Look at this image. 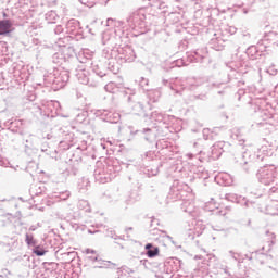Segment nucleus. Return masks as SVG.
<instances>
[{"instance_id":"nucleus-1","label":"nucleus","mask_w":278,"mask_h":278,"mask_svg":"<svg viewBox=\"0 0 278 278\" xmlns=\"http://www.w3.org/2000/svg\"><path fill=\"white\" fill-rule=\"evenodd\" d=\"M236 58L239 60V62L232 61L227 64V68H229L227 79L223 81H213L208 85L211 88L215 89L223 88V90L217 91V94H227V84L236 86L237 88L244 86L242 75L247 73V70H244L247 64L244 63L242 56H239L238 53H236Z\"/></svg>"},{"instance_id":"nucleus-2","label":"nucleus","mask_w":278,"mask_h":278,"mask_svg":"<svg viewBox=\"0 0 278 278\" xmlns=\"http://www.w3.org/2000/svg\"><path fill=\"white\" fill-rule=\"evenodd\" d=\"M121 170H123V168L118 161L109 159L104 163L97 165V168L93 172V177L98 184H108L112 181V179H116Z\"/></svg>"},{"instance_id":"nucleus-3","label":"nucleus","mask_w":278,"mask_h":278,"mask_svg":"<svg viewBox=\"0 0 278 278\" xmlns=\"http://www.w3.org/2000/svg\"><path fill=\"white\" fill-rule=\"evenodd\" d=\"M124 97H126L127 105L131 110L132 114L137 116H142V118H149V112H151V104L148 102L146 105L138 101L136 98V89L127 88L124 90Z\"/></svg>"},{"instance_id":"nucleus-4","label":"nucleus","mask_w":278,"mask_h":278,"mask_svg":"<svg viewBox=\"0 0 278 278\" xmlns=\"http://www.w3.org/2000/svg\"><path fill=\"white\" fill-rule=\"evenodd\" d=\"M128 27L135 31V36H142L147 34V9L140 8L131 12L127 18Z\"/></svg>"},{"instance_id":"nucleus-5","label":"nucleus","mask_w":278,"mask_h":278,"mask_svg":"<svg viewBox=\"0 0 278 278\" xmlns=\"http://www.w3.org/2000/svg\"><path fill=\"white\" fill-rule=\"evenodd\" d=\"M70 79L71 75H68V71L62 68H56L53 73L43 76L46 86H51L55 91L62 90L68 84Z\"/></svg>"},{"instance_id":"nucleus-6","label":"nucleus","mask_w":278,"mask_h":278,"mask_svg":"<svg viewBox=\"0 0 278 278\" xmlns=\"http://www.w3.org/2000/svg\"><path fill=\"white\" fill-rule=\"evenodd\" d=\"M256 178L258 179L260 184H263L264 186H273L275 181L277 184V167L273 164H267L260 167L256 173Z\"/></svg>"},{"instance_id":"nucleus-7","label":"nucleus","mask_w":278,"mask_h":278,"mask_svg":"<svg viewBox=\"0 0 278 278\" xmlns=\"http://www.w3.org/2000/svg\"><path fill=\"white\" fill-rule=\"evenodd\" d=\"M188 197H192V193H190V187L179 180H174L167 199L169 201H182V199H188Z\"/></svg>"},{"instance_id":"nucleus-8","label":"nucleus","mask_w":278,"mask_h":278,"mask_svg":"<svg viewBox=\"0 0 278 278\" xmlns=\"http://www.w3.org/2000/svg\"><path fill=\"white\" fill-rule=\"evenodd\" d=\"M89 67L93 75L99 78L108 77L110 73L116 75L118 73V65L113 64L112 62H93L90 63Z\"/></svg>"},{"instance_id":"nucleus-9","label":"nucleus","mask_w":278,"mask_h":278,"mask_svg":"<svg viewBox=\"0 0 278 278\" xmlns=\"http://www.w3.org/2000/svg\"><path fill=\"white\" fill-rule=\"evenodd\" d=\"M146 118H149L152 123H159L164 129H168L170 127V121H173L175 116L166 115L160 111H149V116Z\"/></svg>"},{"instance_id":"nucleus-10","label":"nucleus","mask_w":278,"mask_h":278,"mask_svg":"<svg viewBox=\"0 0 278 278\" xmlns=\"http://www.w3.org/2000/svg\"><path fill=\"white\" fill-rule=\"evenodd\" d=\"M275 146L264 140V144L261 146V148H258L257 151L254 153L255 162H264L266 157H273V155H275Z\"/></svg>"},{"instance_id":"nucleus-11","label":"nucleus","mask_w":278,"mask_h":278,"mask_svg":"<svg viewBox=\"0 0 278 278\" xmlns=\"http://www.w3.org/2000/svg\"><path fill=\"white\" fill-rule=\"evenodd\" d=\"M136 60V52L131 46H124L117 48L116 62L119 64H126V62H134Z\"/></svg>"},{"instance_id":"nucleus-12","label":"nucleus","mask_w":278,"mask_h":278,"mask_svg":"<svg viewBox=\"0 0 278 278\" xmlns=\"http://www.w3.org/2000/svg\"><path fill=\"white\" fill-rule=\"evenodd\" d=\"M93 114L104 123H111L112 125H116V123H119L121 121V114L113 113L105 109L96 110Z\"/></svg>"},{"instance_id":"nucleus-13","label":"nucleus","mask_w":278,"mask_h":278,"mask_svg":"<svg viewBox=\"0 0 278 278\" xmlns=\"http://www.w3.org/2000/svg\"><path fill=\"white\" fill-rule=\"evenodd\" d=\"M130 136L134 138L135 136H139V138H144L147 142H155V138H157V134L153 128H142L135 129L134 127H129Z\"/></svg>"},{"instance_id":"nucleus-14","label":"nucleus","mask_w":278,"mask_h":278,"mask_svg":"<svg viewBox=\"0 0 278 278\" xmlns=\"http://www.w3.org/2000/svg\"><path fill=\"white\" fill-rule=\"evenodd\" d=\"M278 34L276 31L264 33L263 38L258 41L261 51H268L273 45H277Z\"/></svg>"},{"instance_id":"nucleus-15","label":"nucleus","mask_w":278,"mask_h":278,"mask_svg":"<svg viewBox=\"0 0 278 278\" xmlns=\"http://www.w3.org/2000/svg\"><path fill=\"white\" fill-rule=\"evenodd\" d=\"M65 33L68 36H77L78 38H84V28L78 20L72 18L67 21L65 25Z\"/></svg>"},{"instance_id":"nucleus-16","label":"nucleus","mask_w":278,"mask_h":278,"mask_svg":"<svg viewBox=\"0 0 278 278\" xmlns=\"http://www.w3.org/2000/svg\"><path fill=\"white\" fill-rule=\"evenodd\" d=\"M16 260L17 262H20L22 266H25L30 270L38 268V261H36V257L31 254H25L23 256H18Z\"/></svg>"},{"instance_id":"nucleus-17","label":"nucleus","mask_w":278,"mask_h":278,"mask_svg":"<svg viewBox=\"0 0 278 278\" xmlns=\"http://www.w3.org/2000/svg\"><path fill=\"white\" fill-rule=\"evenodd\" d=\"M207 58V50L206 49H197L195 51L191 52L187 55V62L190 64L192 63H203V60Z\"/></svg>"},{"instance_id":"nucleus-18","label":"nucleus","mask_w":278,"mask_h":278,"mask_svg":"<svg viewBox=\"0 0 278 278\" xmlns=\"http://www.w3.org/2000/svg\"><path fill=\"white\" fill-rule=\"evenodd\" d=\"M77 64H79L77 56H68L65 65L61 67V71H67L68 75H71V73H77L81 68Z\"/></svg>"},{"instance_id":"nucleus-19","label":"nucleus","mask_w":278,"mask_h":278,"mask_svg":"<svg viewBox=\"0 0 278 278\" xmlns=\"http://www.w3.org/2000/svg\"><path fill=\"white\" fill-rule=\"evenodd\" d=\"M102 43L106 47H116L118 45V38H116V31H104L102 34Z\"/></svg>"},{"instance_id":"nucleus-20","label":"nucleus","mask_w":278,"mask_h":278,"mask_svg":"<svg viewBox=\"0 0 278 278\" xmlns=\"http://www.w3.org/2000/svg\"><path fill=\"white\" fill-rule=\"evenodd\" d=\"M92 58H94V53L91 52L90 50H83L81 52L78 53V56H76V60L80 64H86V66H90L92 64Z\"/></svg>"},{"instance_id":"nucleus-21","label":"nucleus","mask_w":278,"mask_h":278,"mask_svg":"<svg viewBox=\"0 0 278 278\" xmlns=\"http://www.w3.org/2000/svg\"><path fill=\"white\" fill-rule=\"evenodd\" d=\"M117 49L116 47L106 46V48L102 50V58L110 60L109 62H112L116 66L114 62L117 60Z\"/></svg>"},{"instance_id":"nucleus-22","label":"nucleus","mask_w":278,"mask_h":278,"mask_svg":"<svg viewBox=\"0 0 278 278\" xmlns=\"http://www.w3.org/2000/svg\"><path fill=\"white\" fill-rule=\"evenodd\" d=\"M104 90L106 92H110L111 94H118V92H122V94H125L124 90H127V88H123L122 84H116L114 81H110L104 86Z\"/></svg>"},{"instance_id":"nucleus-23","label":"nucleus","mask_w":278,"mask_h":278,"mask_svg":"<svg viewBox=\"0 0 278 278\" xmlns=\"http://www.w3.org/2000/svg\"><path fill=\"white\" fill-rule=\"evenodd\" d=\"M201 153H203V148L201 144H199V142H194L192 152L187 153L186 157H188V160H197V162H202L201 156H199Z\"/></svg>"},{"instance_id":"nucleus-24","label":"nucleus","mask_w":278,"mask_h":278,"mask_svg":"<svg viewBox=\"0 0 278 278\" xmlns=\"http://www.w3.org/2000/svg\"><path fill=\"white\" fill-rule=\"evenodd\" d=\"M223 147H225L224 141H218L213 144L211 148V160H219L220 155H223Z\"/></svg>"},{"instance_id":"nucleus-25","label":"nucleus","mask_w":278,"mask_h":278,"mask_svg":"<svg viewBox=\"0 0 278 278\" xmlns=\"http://www.w3.org/2000/svg\"><path fill=\"white\" fill-rule=\"evenodd\" d=\"M215 181H217L219 186H233V177L227 173L217 175Z\"/></svg>"},{"instance_id":"nucleus-26","label":"nucleus","mask_w":278,"mask_h":278,"mask_svg":"<svg viewBox=\"0 0 278 278\" xmlns=\"http://www.w3.org/2000/svg\"><path fill=\"white\" fill-rule=\"evenodd\" d=\"M226 201H230L231 203H238L239 205H249L247 198L242 195H238L236 193H227L225 195Z\"/></svg>"},{"instance_id":"nucleus-27","label":"nucleus","mask_w":278,"mask_h":278,"mask_svg":"<svg viewBox=\"0 0 278 278\" xmlns=\"http://www.w3.org/2000/svg\"><path fill=\"white\" fill-rule=\"evenodd\" d=\"M190 198L191 197L182 199L180 207H181L182 212H186L187 214L192 215L194 212V202Z\"/></svg>"},{"instance_id":"nucleus-28","label":"nucleus","mask_w":278,"mask_h":278,"mask_svg":"<svg viewBox=\"0 0 278 278\" xmlns=\"http://www.w3.org/2000/svg\"><path fill=\"white\" fill-rule=\"evenodd\" d=\"M36 142V136L34 135H29L26 139H25V153L26 155H31L35 152V143Z\"/></svg>"},{"instance_id":"nucleus-29","label":"nucleus","mask_w":278,"mask_h":278,"mask_svg":"<svg viewBox=\"0 0 278 278\" xmlns=\"http://www.w3.org/2000/svg\"><path fill=\"white\" fill-rule=\"evenodd\" d=\"M11 20H0V36H8L12 31Z\"/></svg>"},{"instance_id":"nucleus-30","label":"nucleus","mask_w":278,"mask_h":278,"mask_svg":"<svg viewBox=\"0 0 278 278\" xmlns=\"http://www.w3.org/2000/svg\"><path fill=\"white\" fill-rule=\"evenodd\" d=\"M210 47L211 49H214V51H223V49H225V41L222 37L212 38Z\"/></svg>"},{"instance_id":"nucleus-31","label":"nucleus","mask_w":278,"mask_h":278,"mask_svg":"<svg viewBox=\"0 0 278 278\" xmlns=\"http://www.w3.org/2000/svg\"><path fill=\"white\" fill-rule=\"evenodd\" d=\"M163 86L166 88H169L170 90H174V92H179V89H177V86L179 84V78H169V79H162Z\"/></svg>"},{"instance_id":"nucleus-32","label":"nucleus","mask_w":278,"mask_h":278,"mask_svg":"<svg viewBox=\"0 0 278 278\" xmlns=\"http://www.w3.org/2000/svg\"><path fill=\"white\" fill-rule=\"evenodd\" d=\"M146 255L150 258L157 257L160 255V248L153 245V243H147L146 247Z\"/></svg>"},{"instance_id":"nucleus-33","label":"nucleus","mask_w":278,"mask_h":278,"mask_svg":"<svg viewBox=\"0 0 278 278\" xmlns=\"http://www.w3.org/2000/svg\"><path fill=\"white\" fill-rule=\"evenodd\" d=\"M245 55L249 58V60H257V58L262 56V52H260V49L255 46H250L245 50Z\"/></svg>"},{"instance_id":"nucleus-34","label":"nucleus","mask_w":278,"mask_h":278,"mask_svg":"<svg viewBox=\"0 0 278 278\" xmlns=\"http://www.w3.org/2000/svg\"><path fill=\"white\" fill-rule=\"evenodd\" d=\"M43 268L46 270L45 274H42L41 277H49L52 273H55L58 270V263L55 262H43Z\"/></svg>"},{"instance_id":"nucleus-35","label":"nucleus","mask_w":278,"mask_h":278,"mask_svg":"<svg viewBox=\"0 0 278 278\" xmlns=\"http://www.w3.org/2000/svg\"><path fill=\"white\" fill-rule=\"evenodd\" d=\"M66 61H67V59H66V56H64V53H62V52H56L52 55L53 64H56V66H62V68L66 64Z\"/></svg>"},{"instance_id":"nucleus-36","label":"nucleus","mask_w":278,"mask_h":278,"mask_svg":"<svg viewBox=\"0 0 278 278\" xmlns=\"http://www.w3.org/2000/svg\"><path fill=\"white\" fill-rule=\"evenodd\" d=\"M165 264L166 266H169L174 273H179V270L181 269V260L177 257L169 258Z\"/></svg>"},{"instance_id":"nucleus-37","label":"nucleus","mask_w":278,"mask_h":278,"mask_svg":"<svg viewBox=\"0 0 278 278\" xmlns=\"http://www.w3.org/2000/svg\"><path fill=\"white\" fill-rule=\"evenodd\" d=\"M90 75V73H88V71H86V68L80 67L78 70V72L76 73V77L78 79V81L80 84H84L85 86L88 85V76Z\"/></svg>"},{"instance_id":"nucleus-38","label":"nucleus","mask_w":278,"mask_h":278,"mask_svg":"<svg viewBox=\"0 0 278 278\" xmlns=\"http://www.w3.org/2000/svg\"><path fill=\"white\" fill-rule=\"evenodd\" d=\"M79 173V163L68 165V167L64 170V175L67 177H76Z\"/></svg>"},{"instance_id":"nucleus-39","label":"nucleus","mask_w":278,"mask_h":278,"mask_svg":"<svg viewBox=\"0 0 278 278\" xmlns=\"http://www.w3.org/2000/svg\"><path fill=\"white\" fill-rule=\"evenodd\" d=\"M166 21L168 23H172V25H175L181 21V13L179 12H170L166 15Z\"/></svg>"},{"instance_id":"nucleus-40","label":"nucleus","mask_w":278,"mask_h":278,"mask_svg":"<svg viewBox=\"0 0 278 278\" xmlns=\"http://www.w3.org/2000/svg\"><path fill=\"white\" fill-rule=\"evenodd\" d=\"M266 213L269 216H278V201H273L266 206Z\"/></svg>"},{"instance_id":"nucleus-41","label":"nucleus","mask_w":278,"mask_h":278,"mask_svg":"<svg viewBox=\"0 0 278 278\" xmlns=\"http://www.w3.org/2000/svg\"><path fill=\"white\" fill-rule=\"evenodd\" d=\"M162 97V92L157 89L154 90H148V99L152 102V103H157L160 101V98Z\"/></svg>"},{"instance_id":"nucleus-42","label":"nucleus","mask_w":278,"mask_h":278,"mask_svg":"<svg viewBox=\"0 0 278 278\" xmlns=\"http://www.w3.org/2000/svg\"><path fill=\"white\" fill-rule=\"evenodd\" d=\"M46 21L49 25L53 24V23H58V21H60V15H58V13L55 11H49L46 13Z\"/></svg>"},{"instance_id":"nucleus-43","label":"nucleus","mask_w":278,"mask_h":278,"mask_svg":"<svg viewBox=\"0 0 278 278\" xmlns=\"http://www.w3.org/2000/svg\"><path fill=\"white\" fill-rule=\"evenodd\" d=\"M90 188V179L83 177L79 181H78V190L79 192H86V190H88Z\"/></svg>"},{"instance_id":"nucleus-44","label":"nucleus","mask_w":278,"mask_h":278,"mask_svg":"<svg viewBox=\"0 0 278 278\" xmlns=\"http://www.w3.org/2000/svg\"><path fill=\"white\" fill-rule=\"evenodd\" d=\"M202 134H203L204 140H216L217 134L210 128H204Z\"/></svg>"},{"instance_id":"nucleus-45","label":"nucleus","mask_w":278,"mask_h":278,"mask_svg":"<svg viewBox=\"0 0 278 278\" xmlns=\"http://www.w3.org/2000/svg\"><path fill=\"white\" fill-rule=\"evenodd\" d=\"M99 76H96L93 73L88 75V83L87 86H90L91 88H97L99 86Z\"/></svg>"},{"instance_id":"nucleus-46","label":"nucleus","mask_w":278,"mask_h":278,"mask_svg":"<svg viewBox=\"0 0 278 278\" xmlns=\"http://www.w3.org/2000/svg\"><path fill=\"white\" fill-rule=\"evenodd\" d=\"M153 8H156V10H161L163 14H166V10H168V4L162 0H157L154 4Z\"/></svg>"},{"instance_id":"nucleus-47","label":"nucleus","mask_w":278,"mask_h":278,"mask_svg":"<svg viewBox=\"0 0 278 278\" xmlns=\"http://www.w3.org/2000/svg\"><path fill=\"white\" fill-rule=\"evenodd\" d=\"M266 236H267V244H268V251H270L273 249V247L275 245V240H276V236L275 232H270V231H266Z\"/></svg>"},{"instance_id":"nucleus-48","label":"nucleus","mask_w":278,"mask_h":278,"mask_svg":"<svg viewBox=\"0 0 278 278\" xmlns=\"http://www.w3.org/2000/svg\"><path fill=\"white\" fill-rule=\"evenodd\" d=\"M54 198L59 199L60 201H68V199H71V191L65 190L59 193H54Z\"/></svg>"},{"instance_id":"nucleus-49","label":"nucleus","mask_w":278,"mask_h":278,"mask_svg":"<svg viewBox=\"0 0 278 278\" xmlns=\"http://www.w3.org/2000/svg\"><path fill=\"white\" fill-rule=\"evenodd\" d=\"M156 149H159L160 151L164 150V149H168V147H170V143L168 140L166 139H159L155 143Z\"/></svg>"},{"instance_id":"nucleus-50","label":"nucleus","mask_w":278,"mask_h":278,"mask_svg":"<svg viewBox=\"0 0 278 278\" xmlns=\"http://www.w3.org/2000/svg\"><path fill=\"white\" fill-rule=\"evenodd\" d=\"M87 118H88V112L80 111V112L76 115L75 122H76V123H79V124L86 123Z\"/></svg>"},{"instance_id":"nucleus-51","label":"nucleus","mask_w":278,"mask_h":278,"mask_svg":"<svg viewBox=\"0 0 278 278\" xmlns=\"http://www.w3.org/2000/svg\"><path fill=\"white\" fill-rule=\"evenodd\" d=\"M33 253L37 255V257H42L47 253V250H45L43 247L40 245H34Z\"/></svg>"},{"instance_id":"nucleus-52","label":"nucleus","mask_w":278,"mask_h":278,"mask_svg":"<svg viewBox=\"0 0 278 278\" xmlns=\"http://www.w3.org/2000/svg\"><path fill=\"white\" fill-rule=\"evenodd\" d=\"M260 118L266 123V121H269V118H273V114L270 112L263 110L258 113Z\"/></svg>"},{"instance_id":"nucleus-53","label":"nucleus","mask_w":278,"mask_h":278,"mask_svg":"<svg viewBox=\"0 0 278 278\" xmlns=\"http://www.w3.org/2000/svg\"><path fill=\"white\" fill-rule=\"evenodd\" d=\"M25 238V242L28 247H36V239H34V235L26 233Z\"/></svg>"},{"instance_id":"nucleus-54","label":"nucleus","mask_w":278,"mask_h":278,"mask_svg":"<svg viewBox=\"0 0 278 278\" xmlns=\"http://www.w3.org/2000/svg\"><path fill=\"white\" fill-rule=\"evenodd\" d=\"M139 86L142 88V90H149V78L140 77L139 79Z\"/></svg>"},{"instance_id":"nucleus-55","label":"nucleus","mask_w":278,"mask_h":278,"mask_svg":"<svg viewBox=\"0 0 278 278\" xmlns=\"http://www.w3.org/2000/svg\"><path fill=\"white\" fill-rule=\"evenodd\" d=\"M192 101H207V93L194 94L191 97Z\"/></svg>"},{"instance_id":"nucleus-56","label":"nucleus","mask_w":278,"mask_h":278,"mask_svg":"<svg viewBox=\"0 0 278 278\" xmlns=\"http://www.w3.org/2000/svg\"><path fill=\"white\" fill-rule=\"evenodd\" d=\"M229 255L235 260V262H240L242 260V255L240 253L233 252L232 250L229 251Z\"/></svg>"},{"instance_id":"nucleus-57","label":"nucleus","mask_w":278,"mask_h":278,"mask_svg":"<svg viewBox=\"0 0 278 278\" xmlns=\"http://www.w3.org/2000/svg\"><path fill=\"white\" fill-rule=\"evenodd\" d=\"M5 125H7L8 127H10V129H11L12 131H16V129H14V127H16V126L18 125V121H14V122L8 121V122L5 123Z\"/></svg>"},{"instance_id":"nucleus-58","label":"nucleus","mask_w":278,"mask_h":278,"mask_svg":"<svg viewBox=\"0 0 278 278\" xmlns=\"http://www.w3.org/2000/svg\"><path fill=\"white\" fill-rule=\"evenodd\" d=\"M188 62L190 61H186L184 59H178L176 62H175V65L178 66V67H181V66H188Z\"/></svg>"},{"instance_id":"nucleus-59","label":"nucleus","mask_w":278,"mask_h":278,"mask_svg":"<svg viewBox=\"0 0 278 278\" xmlns=\"http://www.w3.org/2000/svg\"><path fill=\"white\" fill-rule=\"evenodd\" d=\"M36 99V93L34 91H30L26 94V101H29V103H33V101Z\"/></svg>"},{"instance_id":"nucleus-60","label":"nucleus","mask_w":278,"mask_h":278,"mask_svg":"<svg viewBox=\"0 0 278 278\" xmlns=\"http://www.w3.org/2000/svg\"><path fill=\"white\" fill-rule=\"evenodd\" d=\"M165 275L167 278H170L173 277V274L175 273L169 266H166V263H165Z\"/></svg>"},{"instance_id":"nucleus-61","label":"nucleus","mask_w":278,"mask_h":278,"mask_svg":"<svg viewBox=\"0 0 278 278\" xmlns=\"http://www.w3.org/2000/svg\"><path fill=\"white\" fill-rule=\"evenodd\" d=\"M79 2L83 5H88V8H91V5L97 2V0H79Z\"/></svg>"},{"instance_id":"nucleus-62","label":"nucleus","mask_w":278,"mask_h":278,"mask_svg":"<svg viewBox=\"0 0 278 278\" xmlns=\"http://www.w3.org/2000/svg\"><path fill=\"white\" fill-rule=\"evenodd\" d=\"M224 273H225V275H228V277H230V278H244L242 276L232 275L231 273H229V268L228 267L224 268Z\"/></svg>"},{"instance_id":"nucleus-63","label":"nucleus","mask_w":278,"mask_h":278,"mask_svg":"<svg viewBox=\"0 0 278 278\" xmlns=\"http://www.w3.org/2000/svg\"><path fill=\"white\" fill-rule=\"evenodd\" d=\"M64 33V27L62 25H58L55 28H54V34L55 36H60V34H63Z\"/></svg>"},{"instance_id":"nucleus-64","label":"nucleus","mask_w":278,"mask_h":278,"mask_svg":"<svg viewBox=\"0 0 278 278\" xmlns=\"http://www.w3.org/2000/svg\"><path fill=\"white\" fill-rule=\"evenodd\" d=\"M140 265L144 266V268H151V262L149 260H141Z\"/></svg>"}]
</instances>
